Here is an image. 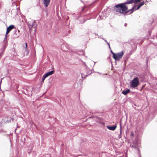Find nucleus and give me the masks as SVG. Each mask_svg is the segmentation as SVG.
Instances as JSON below:
<instances>
[{"instance_id":"obj_25","label":"nucleus","mask_w":157,"mask_h":157,"mask_svg":"<svg viewBox=\"0 0 157 157\" xmlns=\"http://www.w3.org/2000/svg\"><path fill=\"white\" fill-rule=\"evenodd\" d=\"M25 48H26L27 47V44L26 43H25Z\"/></svg>"},{"instance_id":"obj_8","label":"nucleus","mask_w":157,"mask_h":157,"mask_svg":"<svg viewBox=\"0 0 157 157\" xmlns=\"http://www.w3.org/2000/svg\"><path fill=\"white\" fill-rule=\"evenodd\" d=\"M7 34L6 33V34L5 35V37L4 40L3 41V43L4 44V47H3L4 49H5V48H6L7 45Z\"/></svg>"},{"instance_id":"obj_20","label":"nucleus","mask_w":157,"mask_h":157,"mask_svg":"<svg viewBox=\"0 0 157 157\" xmlns=\"http://www.w3.org/2000/svg\"><path fill=\"white\" fill-rule=\"evenodd\" d=\"M111 52L112 54H113H113H116L114 53L111 50Z\"/></svg>"},{"instance_id":"obj_14","label":"nucleus","mask_w":157,"mask_h":157,"mask_svg":"<svg viewBox=\"0 0 157 157\" xmlns=\"http://www.w3.org/2000/svg\"><path fill=\"white\" fill-rule=\"evenodd\" d=\"M120 134L119 135V138H120L121 137V134L122 133V131H121L122 126H121V124H120Z\"/></svg>"},{"instance_id":"obj_4","label":"nucleus","mask_w":157,"mask_h":157,"mask_svg":"<svg viewBox=\"0 0 157 157\" xmlns=\"http://www.w3.org/2000/svg\"><path fill=\"white\" fill-rule=\"evenodd\" d=\"M27 24L29 30H30L32 28H35L37 25L36 24L35 21L33 20L28 21L27 22Z\"/></svg>"},{"instance_id":"obj_7","label":"nucleus","mask_w":157,"mask_h":157,"mask_svg":"<svg viewBox=\"0 0 157 157\" xmlns=\"http://www.w3.org/2000/svg\"><path fill=\"white\" fill-rule=\"evenodd\" d=\"M14 26L13 25H11L9 26L7 28L6 33L7 34H8L10 31L14 29Z\"/></svg>"},{"instance_id":"obj_11","label":"nucleus","mask_w":157,"mask_h":157,"mask_svg":"<svg viewBox=\"0 0 157 157\" xmlns=\"http://www.w3.org/2000/svg\"><path fill=\"white\" fill-rule=\"evenodd\" d=\"M44 4L46 7H48L50 3V0H43Z\"/></svg>"},{"instance_id":"obj_17","label":"nucleus","mask_w":157,"mask_h":157,"mask_svg":"<svg viewBox=\"0 0 157 157\" xmlns=\"http://www.w3.org/2000/svg\"><path fill=\"white\" fill-rule=\"evenodd\" d=\"M144 4V1H143L140 3L139 5L140 7L143 5Z\"/></svg>"},{"instance_id":"obj_18","label":"nucleus","mask_w":157,"mask_h":157,"mask_svg":"<svg viewBox=\"0 0 157 157\" xmlns=\"http://www.w3.org/2000/svg\"><path fill=\"white\" fill-rule=\"evenodd\" d=\"M106 43L108 44L109 48L110 49H111V48H110V45L109 44L108 42H107Z\"/></svg>"},{"instance_id":"obj_23","label":"nucleus","mask_w":157,"mask_h":157,"mask_svg":"<svg viewBox=\"0 0 157 157\" xmlns=\"http://www.w3.org/2000/svg\"><path fill=\"white\" fill-rule=\"evenodd\" d=\"M94 34H95V35L96 36H98V34H97V33H95Z\"/></svg>"},{"instance_id":"obj_10","label":"nucleus","mask_w":157,"mask_h":157,"mask_svg":"<svg viewBox=\"0 0 157 157\" xmlns=\"http://www.w3.org/2000/svg\"><path fill=\"white\" fill-rule=\"evenodd\" d=\"M132 147H134L136 149H137V150H139V148L140 147V144H137L136 143H134L133 144H132Z\"/></svg>"},{"instance_id":"obj_1","label":"nucleus","mask_w":157,"mask_h":157,"mask_svg":"<svg viewBox=\"0 0 157 157\" xmlns=\"http://www.w3.org/2000/svg\"><path fill=\"white\" fill-rule=\"evenodd\" d=\"M113 10L116 12L124 15L129 12V10H128V7L124 3H120L116 5L113 7Z\"/></svg>"},{"instance_id":"obj_9","label":"nucleus","mask_w":157,"mask_h":157,"mask_svg":"<svg viewBox=\"0 0 157 157\" xmlns=\"http://www.w3.org/2000/svg\"><path fill=\"white\" fill-rule=\"evenodd\" d=\"M107 127L109 130L114 131L117 128V125L107 126Z\"/></svg>"},{"instance_id":"obj_12","label":"nucleus","mask_w":157,"mask_h":157,"mask_svg":"<svg viewBox=\"0 0 157 157\" xmlns=\"http://www.w3.org/2000/svg\"><path fill=\"white\" fill-rule=\"evenodd\" d=\"M54 71L53 70L52 71H50L48 72L44 75H46V76H47V77H48L49 75H52L54 73Z\"/></svg>"},{"instance_id":"obj_27","label":"nucleus","mask_w":157,"mask_h":157,"mask_svg":"<svg viewBox=\"0 0 157 157\" xmlns=\"http://www.w3.org/2000/svg\"><path fill=\"white\" fill-rule=\"evenodd\" d=\"M3 52H2L0 54V56H1Z\"/></svg>"},{"instance_id":"obj_24","label":"nucleus","mask_w":157,"mask_h":157,"mask_svg":"<svg viewBox=\"0 0 157 157\" xmlns=\"http://www.w3.org/2000/svg\"><path fill=\"white\" fill-rule=\"evenodd\" d=\"M127 23H125V24H124V26H125V27H126V26H127Z\"/></svg>"},{"instance_id":"obj_26","label":"nucleus","mask_w":157,"mask_h":157,"mask_svg":"<svg viewBox=\"0 0 157 157\" xmlns=\"http://www.w3.org/2000/svg\"><path fill=\"white\" fill-rule=\"evenodd\" d=\"M65 45L64 44L62 45V46H61L62 48L63 46L64 47Z\"/></svg>"},{"instance_id":"obj_5","label":"nucleus","mask_w":157,"mask_h":157,"mask_svg":"<svg viewBox=\"0 0 157 157\" xmlns=\"http://www.w3.org/2000/svg\"><path fill=\"white\" fill-rule=\"evenodd\" d=\"M141 0H127L124 3V5L127 4H132L134 3H136L138 2H139Z\"/></svg>"},{"instance_id":"obj_33","label":"nucleus","mask_w":157,"mask_h":157,"mask_svg":"<svg viewBox=\"0 0 157 157\" xmlns=\"http://www.w3.org/2000/svg\"><path fill=\"white\" fill-rule=\"evenodd\" d=\"M140 157H141V156L140 155Z\"/></svg>"},{"instance_id":"obj_3","label":"nucleus","mask_w":157,"mask_h":157,"mask_svg":"<svg viewBox=\"0 0 157 157\" xmlns=\"http://www.w3.org/2000/svg\"><path fill=\"white\" fill-rule=\"evenodd\" d=\"M139 78L138 77L134 78L131 82L130 86L132 88H135L139 85Z\"/></svg>"},{"instance_id":"obj_22","label":"nucleus","mask_w":157,"mask_h":157,"mask_svg":"<svg viewBox=\"0 0 157 157\" xmlns=\"http://www.w3.org/2000/svg\"><path fill=\"white\" fill-rule=\"evenodd\" d=\"M101 36H98V38H101L102 39V38H103L101 37Z\"/></svg>"},{"instance_id":"obj_16","label":"nucleus","mask_w":157,"mask_h":157,"mask_svg":"<svg viewBox=\"0 0 157 157\" xmlns=\"http://www.w3.org/2000/svg\"><path fill=\"white\" fill-rule=\"evenodd\" d=\"M80 22L81 23H83L86 21V20L84 19H82V20H80Z\"/></svg>"},{"instance_id":"obj_13","label":"nucleus","mask_w":157,"mask_h":157,"mask_svg":"<svg viewBox=\"0 0 157 157\" xmlns=\"http://www.w3.org/2000/svg\"><path fill=\"white\" fill-rule=\"evenodd\" d=\"M130 92V90H129V89H128L126 90H123L122 91V93L123 94L125 95L127 94L128 93H129Z\"/></svg>"},{"instance_id":"obj_19","label":"nucleus","mask_w":157,"mask_h":157,"mask_svg":"<svg viewBox=\"0 0 157 157\" xmlns=\"http://www.w3.org/2000/svg\"><path fill=\"white\" fill-rule=\"evenodd\" d=\"M131 135L132 136H134V133H133V132H131Z\"/></svg>"},{"instance_id":"obj_2","label":"nucleus","mask_w":157,"mask_h":157,"mask_svg":"<svg viewBox=\"0 0 157 157\" xmlns=\"http://www.w3.org/2000/svg\"><path fill=\"white\" fill-rule=\"evenodd\" d=\"M124 54V53L123 51H121L116 54H114L113 58L116 61H119L122 58Z\"/></svg>"},{"instance_id":"obj_28","label":"nucleus","mask_w":157,"mask_h":157,"mask_svg":"<svg viewBox=\"0 0 157 157\" xmlns=\"http://www.w3.org/2000/svg\"><path fill=\"white\" fill-rule=\"evenodd\" d=\"M81 75H82V78H83V75H82V74H81Z\"/></svg>"},{"instance_id":"obj_6","label":"nucleus","mask_w":157,"mask_h":157,"mask_svg":"<svg viewBox=\"0 0 157 157\" xmlns=\"http://www.w3.org/2000/svg\"><path fill=\"white\" fill-rule=\"evenodd\" d=\"M136 5L134 6H133L132 8L129 10V11H131L130 14H131L134 11H135L136 10H138L141 7L140 6H138V7L136 8Z\"/></svg>"},{"instance_id":"obj_31","label":"nucleus","mask_w":157,"mask_h":157,"mask_svg":"<svg viewBox=\"0 0 157 157\" xmlns=\"http://www.w3.org/2000/svg\"><path fill=\"white\" fill-rule=\"evenodd\" d=\"M62 50H64V51H66L65 50H64V49H62Z\"/></svg>"},{"instance_id":"obj_21","label":"nucleus","mask_w":157,"mask_h":157,"mask_svg":"<svg viewBox=\"0 0 157 157\" xmlns=\"http://www.w3.org/2000/svg\"><path fill=\"white\" fill-rule=\"evenodd\" d=\"M102 39L104 40V41L106 43H107V42H108L107 41V40H105L104 39V38H102Z\"/></svg>"},{"instance_id":"obj_15","label":"nucleus","mask_w":157,"mask_h":157,"mask_svg":"<svg viewBox=\"0 0 157 157\" xmlns=\"http://www.w3.org/2000/svg\"><path fill=\"white\" fill-rule=\"evenodd\" d=\"M46 77H47V76H46V75H44L43 76V77H42V82H44V80H45V78Z\"/></svg>"},{"instance_id":"obj_29","label":"nucleus","mask_w":157,"mask_h":157,"mask_svg":"<svg viewBox=\"0 0 157 157\" xmlns=\"http://www.w3.org/2000/svg\"><path fill=\"white\" fill-rule=\"evenodd\" d=\"M122 157H127V156H126V155L125 156V157L124 156V155H123V156H122Z\"/></svg>"},{"instance_id":"obj_32","label":"nucleus","mask_w":157,"mask_h":157,"mask_svg":"<svg viewBox=\"0 0 157 157\" xmlns=\"http://www.w3.org/2000/svg\"><path fill=\"white\" fill-rule=\"evenodd\" d=\"M84 10V8H83L82 9V10Z\"/></svg>"},{"instance_id":"obj_30","label":"nucleus","mask_w":157,"mask_h":157,"mask_svg":"<svg viewBox=\"0 0 157 157\" xmlns=\"http://www.w3.org/2000/svg\"><path fill=\"white\" fill-rule=\"evenodd\" d=\"M148 60V59L147 58V61Z\"/></svg>"}]
</instances>
